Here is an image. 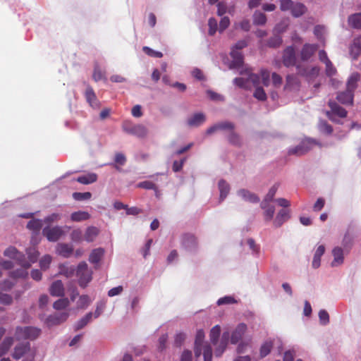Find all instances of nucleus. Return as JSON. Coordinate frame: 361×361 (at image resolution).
Listing matches in <instances>:
<instances>
[{
    "instance_id": "1",
    "label": "nucleus",
    "mask_w": 361,
    "mask_h": 361,
    "mask_svg": "<svg viewBox=\"0 0 361 361\" xmlns=\"http://www.w3.org/2000/svg\"><path fill=\"white\" fill-rule=\"evenodd\" d=\"M204 339V332L200 329L197 331L195 341V355L197 357H200L203 350L204 361H212V350L209 344L203 345Z\"/></svg>"
},
{
    "instance_id": "2",
    "label": "nucleus",
    "mask_w": 361,
    "mask_h": 361,
    "mask_svg": "<svg viewBox=\"0 0 361 361\" xmlns=\"http://www.w3.org/2000/svg\"><path fill=\"white\" fill-rule=\"evenodd\" d=\"M12 356L15 360L23 358V361H33L35 357V350L30 348L29 342L22 343L14 348Z\"/></svg>"
},
{
    "instance_id": "3",
    "label": "nucleus",
    "mask_w": 361,
    "mask_h": 361,
    "mask_svg": "<svg viewBox=\"0 0 361 361\" xmlns=\"http://www.w3.org/2000/svg\"><path fill=\"white\" fill-rule=\"evenodd\" d=\"M92 271L88 268L85 262L79 263L76 270V275L78 277V284L82 288H85L92 279Z\"/></svg>"
},
{
    "instance_id": "4",
    "label": "nucleus",
    "mask_w": 361,
    "mask_h": 361,
    "mask_svg": "<svg viewBox=\"0 0 361 361\" xmlns=\"http://www.w3.org/2000/svg\"><path fill=\"white\" fill-rule=\"evenodd\" d=\"M41 334V329L34 326H18L16 329L15 337L17 340L36 339Z\"/></svg>"
},
{
    "instance_id": "5",
    "label": "nucleus",
    "mask_w": 361,
    "mask_h": 361,
    "mask_svg": "<svg viewBox=\"0 0 361 361\" xmlns=\"http://www.w3.org/2000/svg\"><path fill=\"white\" fill-rule=\"evenodd\" d=\"M124 132L139 137H145L147 134V128L142 124H133L130 121H124L122 124Z\"/></svg>"
},
{
    "instance_id": "6",
    "label": "nucleus",
    "mask_w": 361,
    "mask_h": 361,
    "mask_svg": "<svg viewBox=\"0 0 361 361\" xmlns=\"http://www.w3.org/2000/svg\"><path fill=\"white\" fill-rule=\"evenodd\" d=\"M4 255L6 257L16 259L18 264H20L21 267H24L25 268L30 267V263H27L25 255L23 253L18 252V250L15 247H8L4 252Z\"/></svg>"
},
{
    "instance_id": "7",
    "label": "nucleus",
    "mask_w": 361,
    "mask_h": 361,
    "mask_svg": "<svg viewBox=\"0 0 361 361\" xmlns=\"http://www.w3.org/2000/svg\"><path fill=\"white\" fill-rule=\"evenodd\" d=\"M42 234L49 241L56 242L64 234V231L62 227L59 226H47L43 228Z\"/></svg>"
},
{
    "instance_id": "8",
    "label": "nucleus",
    "mask_w": 361,
    "mask_h": 361,
    "mask_svg": "<svg viewBox=\"0 0 361 361\" xmlns=\"http://www.w3.org/2000/svg\"><path fill=\"white\" fill-rule=\"evenodd\" d=\"M295 49L293 46L287 47L283 52L282 61L286 67L296 66Z\"/></svg>"
},
{
    "instance_id": "9",
    "label": "nucleus",
    "mask_w": 361,
    "mask_h": 361,
    "mask_svg": "<svg viewBox=\"0 0 361 361\" xmlns=\"http://www.w3.org/2000/svg\"><path fill=\"white\" fill-rule=\"evenodd\" d=\"M328 105L331 109V111H327L326 116L331 121H335L332 114L336 115L340 118H345L347 116V111L344 108L339 106L336 102L329 100Z\"/></svg>"
},
{
    "instance_id": "10",
    "label": "nucleus",
    "mask_w": 361,
    "mask_h": 361,
    "mask_svg": "<svg viewBox=\"0 0 361 361\" xmlns=\"http://www.w3.org/2000/svg\"><path fill=\"white\" fill-rule=\"evenodd\" d=\"M181 245L186 250L192 251L197 247V240L193 234L185 233L182 236Z\"/></svg>"
},
{
    "instance_id": "11",
    "label": "nucleus",
    "mask_w": 361,
    "mask_h": 361,
    "mask_svg": "<svg viewBox=\"0 0 361 361\" xmlns=\"http://www.w3.org/2000/svg\"><path fill=\"white\" fill-rule=\"evenodd\" d=\"M318 46L314 44L306 43L301 49L300 56L303 61H308L317 51Z\"/></svg>"
},
{
    "instance_id": "12",
    "label": "nucleus",
    "mask_w": 361,
    "mask_h": 361,
    "mask_svg": "<svg viewBox=\"0 0 361 361\" xmlns=\"http://www.w3.org/2000/svg\"><path fill=\"white\" fill-rule=\"evenodd\" d=\"M85 97L87 103L93 108L99 107V102L94 93L93 88L87 85L85 92Z\"/></svg>"
},
{
    "instance_id": "13",
    "label": "nucleus",
    "mask_w": 361,
    "mask_h": 361,
    "mask_svg": "<svg viewBox=\"0 0 361 361\" xmlns=\"http://www.w3.org/2000/svg\"><path fill=\"white\" fill-rule=\"evenodd\" d=\"M68 317L67 312L56 313L53 315H49L47 319L46 323L49 326L58 325L65 322Z\"/></svg>"
},
{
    "instance_id": "14",
    "label": "nucleus",
    "mask_w": 361,
    "mask_h": 361,
    "mask_svg": "<svg viewBox=\"0 0 361 361\" xmlns=\"http://www.w3.org/2000/svg\"><path fill=\"white\" fill-rule=\"evenodd\" d=\"M350 54L356 60L361 54V36L355 37L350 46Z\"/></svg>"
},
{
    "instance_id": "15",
    "label": "nucleus",
    "mask_w": 361,
    "mask_h": 361,
    "mask_svg": "<svg viewBox=\"0 0 361 361\" xmlns=\"http://www.w3.org/2000/svg\"><path fill=\"white\" fill-rule=\"evenodd\" d=\"M64 287L61 280L53 282L49 288V293L54 297H62L64 295Z\"/></svg>"
},
{
    "instance_id": "16",
    "label": "nucleus",
    "mask_w": 361,
    "mask_h": 361,
    "mask_svg": "<svg viewBox=\"0 0 361 361\" xmlns=\"http://www.w3.org/2000/svg\"><path fill=\"white\" fill-rule=\"evenodd\" d=\"M231 56L233 59L230 65L231 68H239L243 65V56L240 51L232 49Z\"/></svg>"
},
{
    "instance_id": "17",
    "label": "nucleus",
    "mask_w": 361,
    "mask_h": 361,
    "mask_svg": "<svg viewBox=\"0 0 361 361\" xmlns=\"http://www.w3.org/2000/svg\"><path fill=\"white\" fill-rule=\"evenodd\" d=\"M247 330V326L245 324H240L231 334V341L232 343H237L243 337Z\"/></svg>"
},
{
    "instance_id": "18",
    "label": "nucleus",
    "mask_w": 361,
    "mask_h": 361,
    "mask_svg": "<svg viewBox=\"0 0 361 361\" xmlns=\"http://www.w3.org/2000/svg\"><path fill=\"white\" fill-rule=\"evenodd\" d=\"M105 253V250L104 248L98 247L92 250L90 256H89V262L95 265V268H97V265L99 264L100 260L102 259Z\"/></svg>"
},
{
    "instance_id": "19",
    "label": "nucleus",
    "mask_w": 361,
    "mask_h": 361,
    "mask_svg": "<svg viewBox=\"0 0 361 361\" xmlns=\"http://www.w3.org/2000/svg\"><path fill=\"white\" fill-rule=\"evenodd\" d=\"M206 120L205 116L202 113H196L190 116L187 123L190 127H197L204 123Z\"/></svg>"
},
{
    "instance_id": "20",
    "label": "nucleus",
    "mask_w": 361,
    "mask_h": 361,
    "mask_svg": "<svg viewBox=\"0 0 361 361\" xmlns=\"http://www.w3.org/2000/svg\"><path fill=\"white\" fill-rule=\"evenodd\" d=\"M290 218L289 210L286 209H281L277 214L274 224L276 227H280L285 221Z\"/></svg>"
},
{
    "instance_id": "21",
    "label": "nucleus",
    "mask_w": 361,
    "mask_h": 361,
    "mask_svg": "<svg viewBox=\"0 0 361 361\" xmlns=\"http://www.w3.org/2000/svg\"><path fill=\"white\" fill-rule=\"evenodd\" d=\"M336 99L343 104H352L353 101V93L346 90L344 92L338 93Z\"/></svg>"
},
{
    "instance_id": "22",
    "label": "nucleus",
    "mask_w": 361,
    "mask_h": 361,
    "mask_svg": "<svg viewBox=\"0 0 361 361\" xmlns=\"http://www.w3.org/2000/svg\"><path fill=\"white\" fill-rule=\"evenodd\" d=\"M286 89H298L300 85V81L297 75L291 74L286 76Z\"/></svg>"
},
{
    "instance_id": "23",
    "label": "nucleus",
    "mask_w": 361,
    "mask_h": 361,
    "mask_svg": "<svg viewBox=\"0 0 361 361\" xmlns=\"http://www.w3.org/2000/svg\"><path fill=\"white\" fill-rule=\"evenodd\" d=\"M307 11V8L302 3L297 2L293 4L290 13L295 18H299L304 15Z\"/></svg>"
},
{
    "instance_id": "24",
    "label": "nucleus",
    "mask_w": 361,
    "mask_h": 361,
    "mask_svg": "<svg viewBox=\"0 0 361 361\" xmlns=\"http://www.w3.org/2000/svg\"><path fill=\"white\" fill-rule=\"evenodd\" d=\"M56 251L59 255L67 258L72 255L73 248L68 244L60 243L57 245Z\"/></svg>"
},
{
    "instance_id": "25",
    "label": "nucleus",
    "mask_w": 361,
    "mask_h": 361,
    "mask_svg": "<svg viewBox=\"0 0 361 361\" xmlns=\"http://www.w3.org/2000/svg\"><path fill=\"white\" fill-rule=\"evenodd\" d=\"M238 194L243 200L250 202H252V203H256L259 201V198L257 197V195H255V193H252L245 189H241V190H238Z\"/></svg>"
},
{
    "instance_id": "26",
    "label": "nucleus",
    "mask_w": 361,
    "mask_h": 361,
    "mask_svg": "<svg viewBox=\"0 0 361 361\" xmlns=\"http://www.w3.org/2000/svg\"><path fill=\"white\" fill-rule=\"evenodd\" d=\"M99 233V230L95 226H89L86 228L84 235L85 241L90 243L93 242Z\"/></svg>"
},
{
    "instance_id": "27",
    "label": "nucleus",
    "mask_w": 361,
    "mask_h": 361,
    "mask_svg": "<svg viewBox=\"0 0 361 361\" xmlns=\"http://www.w3.org/2000/svg\"><path fill=\"white\" fill-rule=\"evenodd\" d=\"M334 260L331 262L332 267L341 264L343 262V251L339 247H336L332 251Z\"/></svg>"
},
{
    "instance_id": "28",
    "label": "nucleus",
    "mask_w": 361,
    "mask_h": 361,
    "mask_svg": "<svg viewBox=\"0 0 361 361\" xmlns=\"http://www.w3.org/2000/svg\"><path fill=\"white\" fill-rule=\"evenodd\" d=\"M305 154L314 148V146L322 147V144L312 138H306L301 142Z\"/></svg>"
},
{
    "instance_id": "29",
    "label": "nucleus",
    "mask_w": 361,
    "mask_h": 361,
    "mask_svg": "<svg viewBox=\"0 0 361 361\" xmlns=\"http://www.w3.org/2000/svg\"><path fill=\"white\" fill-rule=\"evenodd\" d=\"M325 252V247L324 245H319L314 255L313 260H312V267L314 269L318 268L320 266L321 262V257L324 255Z\"/></svg>"
},
{
    "instance_id": "30",
    "label": "nucleus",
    "mask_w": 361,
    "mask_h": 361,
    "mask_svg": "<svg viewBox=\"0 0 361 361\" xmlns=\"http://www.w3.org/2000/svg\"><path fill=\"white\" fill-rule=\"evenodd\" d=\"M360 79V75L357 73H353L348 80L346 90L353 92L357 87V83Z\"/></svg>"
},
{
    "instance_id": "31",
    "label": "nucleus",
    "mask_w": 361,
    "mask_h": 361,
    "mask_svg": "<svg viewBox=\"0 0 361 361\" xmlns=\"http://www.w3.org/2000/svg\"><path fill=\"white\" fill-rule=\"evenodd\" d=\"M90 218V214L87 212L78 211L73 212L71 215V219L72 221L80 222L85 220H88Z\"/></svg>"
},
{
    "instance_id": "32",
    "label": "nucleus",
    "mask_w": 361,
    "mask_h": 361,
    "mask_svg": "<svg viewBox=\"0 0 361 361\" xmlns=\"http://www.w3.org/2000/svg\"><path fill=\"white\" fill-rule=\"evenodd\" d=\"M97 180V176L96 173H91L85 176H79L76 180L82 184L87 185L96 182Z\"/></svg>"
},
{
    "instance_id": "33",
    "label": "nucleus",
    "mask_w": 361,
    "mask_h": 361,
    "mask_svg": "<svg viewBox=\"0 0 361 361\" xmlns=\"http://www.w3.org/2000/svg\"><path fill=\"white\" fill-rule=\"evenodd\" d=\"M278 188H279V185L275 184L269 189L268 193L265 196L264 200L261 203L262 208H265L266 204H268L269 202H270L273 200L274 197L278 190Z\"/></svg>"
},
{
    "instance_id": "34",
    "label": "nucleus",
    "mask_w": 361,
    "mask_h": 361,
    "mask_svg": "<svg viewBox=\"0 0 361 361\" xmlns=\"http://www.w3.org/2000/svg\"><path fill=\"white\" fill-rule=\"evenodd\" d=\"M13 337H6L0 345V357L5 355L13 343Z\"/></svg>"
},
{
    "instance_id": "35",
    "label": "nucleus",
    "mask_w": 361,
    "mask_h": 361,
    "mask_svg": "<svg viewBox=\"0 0 361 361\" xmlns=\"http://www.w3.org/2000/svg\"><path fill=\"white\" fill-rule=\"evenodd\" d=\"M349 25L355 29L361 28V13H355L349 16L348 18Z\"/></svg>"
},
{
    "instance_id": "36",
    "label": "nucleus",
    "mask_w": 361,
    "mask_h": 361,
    "mask_svg": "<svg viewBox=\"0 0 361 361\" xmlns=\"http://www.w3.org/2000/svg\"><path fill=\"white\" fill-rule=\"evenodd\" d=\"M75 271V268L73 266H68L67 264H60L59 266V274L67 278L73 276Z\"/></svg>"
},
{
    "instance_id": "37",
    "label": "nucleus",
    "mask_w": 361,
    "mask_h": 361,
    "mask_svg": "<svg viewBox=\"0 0 361 361\" xmlns=\"http://www.w3.org/2000/svg\"><path fill=\"white\" fill-rule=\"evenodd\" d=\"M26 253L28 256V261H27V263H30V265H31L32 263H35L37 262L39 253L37 250L36 247H28L26 250Z\"/></svg>"
},
{
    "instance_id": "38",
    "label": "nucleus",
    "mask_w": 361,
    "mask_h": 361,
    "mask_svg": "<svg viewBox=\"0 0 361 361\" xmlns=\"http://www.w3.org/2000/svg\"><path fill=\"white\" fill-rule=\"evenodd\" d=\"M219 189L220 190V199L224 200L229 192V185L224 180H221L219 182Z\"/></svg>"
},
{
    "instance_id": "39",
    "label": "nucleus",
    "mask_w": 361,
    "mask_h": 361,
    "mask_svg": "<svg viewBox=\"0 0 361 361\" xmlns=\"http://www.w3.org/2000/svg\"><path fill=\"white\" fill-rule=\"evenodd\" d=\"M267 23V16L260 11H255L253 15V23L257 25H263Z\"/></svg>"
},
{
    "instance_id": "40",
    "label": "nucleus",
    "mask_w": 361,
    "mask_h": 361,
    "mask_svg": "<svg viewBox=\"0 0 361 361\" xmlns=\"http://www.w3.org/2000/svg\"><path fill=\"white\" fill-rule=\"evenodd\" d=\"M228 140L231 144L235 146H240L242 144L240 135L237 134L234 130H230V133L228 135Z\"/></svg>"
},
{
    "instance_id": "41",
    "label": "nucleus",
    "mask_w": 361,
    "mask_h": 361,
    "mask_svg": "<svg viewBox=\"0 0 361 361\" xmlns=\"http://www.w3.org/2000/svg\"><path fill=\"white\" fill-rule=\"evenodd\" d=\"M92 315L93 314L92 312H89L79 320L75 326V330L78 331L85 326L91 321Z\"/></svg>"
},
{
    "instance_id": "42",
    "label": "nucleus",
    "mask_w": 361,
    "mask_h": 361,
    "mask_svg": "<svg viewBox=\"0 0 361 361\" xmlns=\"http://www.w3.org/2000/svg\"><path fill=\"white\" fill-rule=\"evenodd\" d=\"M282 42L283 40L281 37L279 35H274L267 41V46L271 48H277L281 46Z\"/></svg>"
},
{
    "instance_id": "43",
    "label": "nucleus",
    "mask_w": 361,
    "mask_h": 361,
    "mask_svg": "<svg viewBox=\"0 0 361 361\" xmlns=\"http://www.w3.org/2000/svg\"><path fill=\"white\" fill-rule=\"evenodd\" d=\"M28 268H25L24 267H22L21 269H16L15 271H13L10 272V276L13 279H24L27 277L28 273L27 271V269Z\"/></svg>"
},
{
    "instance_id": "44",
    "label": "nucleus",
    "mask_w": 361,
    "mask_h": 361,
    "mask_svg": "<svg viewBox=\"0 0 361 361\" xmlns=\"http://www.w3.org/2000/svg\"><path fill=\"white\" fill-rule=\"evenodd\" d=\"M221 333V328L219 325L214 326L210 331L209 337L211 342L213 344H216Z\"/></svg>"
},
{
    "instance_id": "45",
    "label": "nucleus",
    "mask_w": 361,
    "mask_h": 361,
    "mask_svg": "<svg viewBox=\"0 0 361 361\" xmlns=\"http://www.w3.org/2000/svg\"><path fill=\"white\" fill-rule=\"evenodd\" d=\"M273 347V343L271 341H267L264 342L260 348V356L264 357L271 352Z\"/></svg>"
},
{
    "instance_id": "46",
    "label": "nucleus",
    "mask_w": 361,
    "mask_h": 361,
    "mask_svg": "<svg viewBox=\"0 0 361 361\" xmlns=\"http://www.w3.org/2000/svg\"><path fill=\"white\" fill-rule=\"evenodd\" d=\"M42 226V221L39 219H32L27 224V228L30 230L35 231V232L39 231Z\"/></svg>"
},
{
    "instance_id": "47",
    "label": "nucleus",
    "mask_w": 361,
    "mask_h": 361,
    "mask_svg": "<svg viewBox=\"0 0 361 361\" xmlns=\"http://www.w3.org/2000/svg\"><path fill=\"white\" fill-rule=\"evenodd\" d=\"M69 305V300L66 298H61L54 302L53 307L56 310L66 308Z\"/></svg>"
},
{
    "instance_id": "48",
    "label": "nucleus",
    "mask_w": 361,
    "mask_h": 361,
    "mask_svg": "<svg viewBox=\"0 0 361 361\" xmlns=\"http://www.w3.org/2000/svg\"><path fill=\"white\" fill-rule=\"evenodd\" d=\"M90 299L88 295H82L80 297L78 301V309H85L90 304Z\"/></svg>"
},
{
    "instance_id": "49",
    "label": "nucleus",
    "mask_w": 361,
    "mask_h": 361,
    "mask_svg": "<svg viewBox=\"0 0 361 361\" xmlns=\"http://www.w3.org/2000/svg\"><path fill=\"white\" fill-rule=\"evenodd\" d=\"M319 130L322 133L327 135H331L333 133V127L326 121H320Z\"/></svg>"
},
{
    "instance_id": "50",
    "label": "nucleus",
    "mask_w": 361,
    "mask_h": 361,
    "mask_svg": "<svg viewBox=\"0 0 361 361\" xmlns=\"http://www.w3.org/2000/svg\"><path fill=\"white\" fill-rule=\"evenodd\" d=\"M92 197V194L90 192H75L73 193V197L77 201H82L85 200H89Z\"/></svg>"
},
{
    "instance_id": "51",
    "label": "nucleus",
    "mask_w": 361,
    "mask_h": 361,
    "mask_svg": "<svg viewBox=\"0 0 361 361\" xmlns=\"http://www.w3.org/2000/svg\"><path fill=\"white\" fill-rule=\"evenodd\" d=\"M253 96L259 101H265L267 99V94L264 89L261 87H256Z\"/></svg>"
},
{
    "instance_id": "52",
    "label": "nucleus",
    "mask_w": 361,
    "mask_h": 361,
    "mask_svg": "<svg viewBox=\"0 0 361 361\" xmlns=\"http://www.w3.org/2000/svg\"><path fill=\"white\" fill-rule=\"evenodd\" d=\"M265 209L264 212V219L267 221H271L274 216L275 209L274 206H267L266 204V207L264 208Z\"/></svg>"
},
{
    "instance_id": "53",
    "label": "nucleus",
    "mask_w": 361,
    "mask_h": 361,
    "mask_svg": "<svg viewBox=\"0 0 361 361\" xmlns=\"http://www.w3.org/2000/svg\"><path fill=\"white\" fill-rule=\"evenodd\" d=\"M288 154L296 155L298 157L305 154L302 145L300 143L298 146L290 148L288 150Z\"/></svg>"
},
{
    "instance_id": "54",
    "label": "nucleus",
    "mask_w": 361,
    "mask_h": 361,
    "mask_svg": "<svg viewBox=\"0 0 361 361\" xmlns=\"http://www.w3.org/2000/svg\"><path fill=\"white\" fill-rule=\"evenodd\" d=\"M137 187L140 188H144V189H146V190H157V185L154 183H152L151 181H149V180H145V181H142V182H140L137 185Z\"/></svg>"
},
{
    "instance_id": "55",
    "label": "nucleus",
    "mask_w": 361,
    "mask_h": 361,
    "mask_svg": "<svg viewBox=\"0 0 361 361\" xmlns=\"http://www.w3.org/2000/svg\"><path fill=\"white\" fill-rule=\"evenodd\" d=\"M218 130H234L235 126L231 122H221L216 123Z\"/></svg>"
},
{
    "instance_id": "56",
    "label": "nucleus",
    "mask_w": 361,
    "mask_h": 361,
    "mask_svg": "<svg viewBox=\"0 0 361 361\" xmlns=\"http://www.w3.org/2000/svg\"><path fill=\"white\" fill-rule=\"evenodd\" d=\"M260 76L262 83L264 86L268 87L270 83V73L266 69H262L260 71Z\"/></svg>"
},
{
    "instance_id": "57",
    "label": "nucleus",
    "mask_w": 361,
    "mask_h": 361,
    "mask_svg": "<svg viewBox=\"0 0 361 361\" xmlns=\"http://www.w3.org/2000/svg\"><path fill=\"white\" fill-rule=\"evenodd\" d=\"M61 218V214L59 213H53L49 216H47L44 218V222L47 224H50L54 222H56L59 221Z\"/></svg>"
},
{
    "instance_id": "58",
    "label": "nucleus",
    "mask_w": 361,
    "mask_h": 361,
    "mask_svg": "<svg viewBox=\"0 0 361 361\" xmlns=\"http://www.w3.org/2000/svg\"><path fill=\"white\" fill-rule=\"evenodd\" d=\"M13 302V298L11 295L2 293L0 292V303L4 305H10Z\"/></svg>"
},
{
    "instance_id": "59",
    "label": "nucleus",
    "mask_w": 361,
    "mask_h": 361,
    "mask_svg": "<svg viewBox=\"0 0 361 361\" xmlns=\"http://www.w3.org/2000/svg\"><path fill=\"white\" fill-rule=\"evenodd\" d=\"M51 262V257L50 255H44L39 261V266L42 269H47L49 268V264Z\"/></svg>"
},
{
    "instance_id": "60",
    "label": "nucleus",
    "mask_w": 361,
    "mask_h": 361,
    "mask_svg": "<svg viewBox=\"0 0 361 361\" xmlns=\"http://www.w3.org/2000/svg\"><path fill=\"white\" fill-rule=\"evenodd\" d=\"M325 65H326L325 71H326V75L329 77H332V76L335 75L337 71H336V68L334 66L331 61H328V62L326 63H325Z\"/></svg>"
},
{
    "instance_id": "61",
    "label": "nucleus",
    "mask_w": 361,
    "mask_h": 361,
    "mask_svg": "<svg viewBox=\"0 0 361 361\" xmlns=\"http://www.w3.org/2000/svg\"><path fill=\"white\" fill-rule=\"evenodd\" d=\"M260 77L255 73H250L247 78V84L252 83L254 87H257L259 85Z\"/></svg>"
},
{
    "instance_id": "62",
    "label": "nucleus",
    "mask_w": 361,
    "mask_h": 361,
    "mask_svg": "<svg viewBox=\"0 0 361 361\" xmlns=\"http://www.w3.org/2000/svg\"><path fill=\"white\" fill-rule=\"evenodd\" d=\"M142 49H143L144 52L149 56L157 57V58H161L163 56V54L161 52L154 51L148 47H144L142 48Z\"/></svg>"
},
{
    "instance_id": "63",
    "label": "nucleus",
    "mask_w": 361,
    "mask_h": 361,
    "mask_svg": "<svg viewBox=\"0 0 361 361\" xmlns=\"http://www.w3.org/2000/svg\"><path fill=\"white\" fill-rule=\"evenodd\" d=\"M208 25H209V34L210 35H214L216 30H217V21L215 18H211L209 19V22H208Z\"/></svg>"
},
{
    "instance_id": "64",
    "label": "nucleus",
    "mask_w": 361,
    "mask_h": 361,
    "mask_svg": "<svg viewBox=\"0 0 361 361\" xmlns=\"http://www.w3.org/2000/svg\"><path fill=\"white\" fill-rule=\"evenodd\" d=\"M293 4L294 3L292 1V0H281L280 9L282 11H290Z\"/></svg>"
}]
</instances>
